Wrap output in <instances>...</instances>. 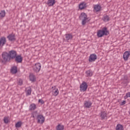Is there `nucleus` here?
<instances>
[{
	"mask_svg": "<svg viewBox=\"0 0 130 130\" xmlns=\"http://www.w3.org/2000/svg\"><path fill=\"white\" fill-rule=\"evenodd\" d=\"M127 95L128 96V97L130 98V92H128L126 93Z\"/></svg>",
	"mask_w": 130,
	"mask_h": 130,
	"instance_id": "e433bc0d",
	"label": "nucleus"
},
{
	"mask_svg": "<svg viewBox=\"0 0 130 130\" xmlns=\"http://www.w3.org/2000/svg\"><path fill=\"white\" fill-rule=\"evenodd\" d=\"M32 117H33V118H35V116H34V115H33Z\"/></svg>",
	"mask_w": 130,
	"mask_h": 130,
	"instance_id": "4c0bfd02",
	"label": "nucleus"
},
{
	"mask_svg": "<svg viewBox=\"0 0 130 130\" xmlns=\"http://www.w3.org/2000/svg\"><path fill=\"white\" fill-rule=\"evenodd\" d=\"M6 16V11L5 10L1 11L0 13V18H5Z\"/></svg>",
	"mask_w": 130,
	"mask_h": 130,
	"instance_id": "a878e982",
	"label": "nucleus"
},
{
	"mask_svg": "<svg viewBox=\"0 0 130 130\" xmlns=\"http://www.w3.org/2000/svg\"><path fill=\"white\" fill-rule=\"evenodd\" d=\"M109 35V31L107 29V27H104L102 29L99 30L97 32V36L99 38L103 37V36H107Z\"/></svg>",
	"mask_w": 130,
	"mask_h": 130,
	"instance_id": "f03ea898",
	"label": "nucleus"
},
{
	"mask_svg": "<svg viewBox=\"0 0 130 130\" xmlns=\"http://www.w3.org/2000/svg\"><path fill=\"white\" fill-rule=\"evenodd\" d=\"M85 108H91L92 102L90 101H85L84 103Z\"/></svg>",
	"mask_w": 130,
	"mask_h": 130,
	"instance_id": "9b49d317",
	"label": "nucleus"
},
{
	"mask_svg": "<svg viewBox=\"0 0 130 130\" xmlns=\"http://www.w3.org/2000/svg\"><path fill=\"white\" fill-rule=\"evenodd\" d=\"M86 74L87 77H92V76H93V73L90 70L87 71L86 72Z\"/></svg>",
	"mask_w": 130,
	"mask_h": 130,
	"instance_id": "bb28decb",
	"label": "nucleus"
},
{
	"mask_svg": "<svg viewBox=\"0 0 130 130\" xmlns=\"http://www.w3.org/2000/svg\"><path fill=\"white\" fill-rule=\"evenodd\" d=\"M126 103V101H123L121 104L120 105L121 106H122L123 105H124Z\"/></svg>",
	"mask_w": 130,
	"mask_h": 130,
	"instance_id": "f704fd0d",
	"label": "nucleus"
},
{
	"mask_svg": "<svg viewBox=\"0 0 130 130\" xmlns=\"http://www.w3.org/2000/svg\"><path fill=\"white\" fill-rule=\"evenodd\" d=\"M11 73L12 74H17L18 73V68L16 66L13 67L11 69Z\"/></svg>",
	"mask_w": 130,
	"mask_h": 130,
	"instance_id": "6ab92c4d",
	"label": "nucleus"
},
{
	"mask_svg": "<svg viewBox=\"0 0 130 130\" xmlns=\"http://www.w3.org/2000/svg\"><path fill=\"white\" fill-rule=\"evenodd\" d=\"M85 8H87V3L82 2L79 4V9L80 10H84V9H85Z\"/></svg>",
	"mask_w": 130,
	"mask_h": 130,
	"instance_id": "2eb2a0df",
	"label": "nucleus"
},
{
	"mask_svg": "<svg viewBox=\"0 0 130 130\" xmlns=\"http://www.w3.org/2000/svg\"><path fill=\"white\" fill-rule=\"evenodd\" d=\"M101 11V6L100 5H95L94 6L93 8V11L97 12H100Z\"/></svg>",
	"mask_w": 130,
	"mask_h": 130,
	"instance_id": "ddd939ff",
	"label": "nucleus"
},
{
	"mask_svg": "<svg viewBox=\"0 0 130 130\" xmlns=\"http://www.w3.org/2000/svg\"><path fill=\"white\" fill-rule=\"evenodd\" d=\"M7 38L8 40L11 42L16 40V36L13 34L9 35L8 36H7Z\"/></svg>",
	"mask_w": 130,
	"mask_h": 130,
	"instance_id": "1a4fd4ad",
	"label": "nucleus"
},
{
	"mask_svg": "<svg viewBox=\"0 0 130 130\" xmlns=\"http://www.w3.org/2000/svg\"><path fill=\"white\" fill-rule=\"evenodd\" d=\"M130 55V51H126L123 54V58L124 60L126 61L128 59Z\"/></svg>",
	"mask_w": 130,
	"mask_h": 130,
	"instance_id": "6e6552de",
	"label": "nucleus"
},
{
	"mask_svg": "<svg viewBox=\"0 0 130 130\" xmlns=\"http://www.w3.org/2000/svg\"><path fill=\"white\" fill-rule=\"evenodd\" d=\"M9 57L11 59H14L17 55V51L13 50L9 52Z\"/></svg>",
	"mask_w": 130,
	"mask_h": 130,
	"instance_id": "423d86ee",
	"label": "nucleus"
},
{
	"mask_svg": "<svg viewBox=\"0 0 130 130\" xmlns=\"http://www.w3.org/2000/svg\"><path fill=\"white\" fill-rule=\"evenodd\" d=\"M34 113H37V112H35Z\"/></svg>",
	"mask_w": 130,
	"mask_h": 130,
	"instance_id": "58836bf2",
	"label": "nucleus"
},
{
	"mask_svg": "<svg viewBox=\"0 0 130 130\" xmlns=\"http://www.w3.org/2000/svg\"><path fill=\"white\" fill-rule=\"evenodd\" d=\"M96 59H97V55L95 54H91L89 56L88 61H89V62H93V61H95Z\"/></svg>",
	"mask_w": 130,
	"mask_h": 130,
	"instance_id": "0eeeda50",
	"label": "nucleus"
},
{
	"mask_svg": "<svg viewBox=\"0 0 130 130\" xmlns=\"http://www.w3.org/2000/svg\"><path fill=\"white\" fill-rule=\"evenodd\" d=\"M127 98H128V96L127 95V94H126L125 96H124V99H127Z\"/></svg>",
	"mask_w": 130,
	"mask_h": 130,
	"instance_id": "c9c22d12",
	"label": "nucleus"
},
{
	"mask_svg": "<svg viewBox=\"0 0 130 130\" xmlns=\"http://www.w3.org/2000/svg\"><path fill=\"white\" fill-rule=\"evenodd\" d=\"M15 58V61L16 62H17V63H20L23 61V57L21 55H16Z\"/></svg>",
	"mask_w": 130,
	"mask_h": 130,
	"instance_id": "9d476101",
	"label": "nucleus"
},
{
	"mask_svg": "<svg viewBox=\"0 0 130 130\" xmlns=\"http://www.w3.org/2000/svg\"><path fill=\"white\" fill-rule=\"evenodd\" d=\"M87 88L88 84H87V82L83 81L80 86V92H85L87 91Z\"/></svg>",
	"mask_w": 130,
	"mask_h": 130,
	"instance_id": "7ed1b4c3",
	"label": "nucleus"
},
{
	"mask_svg": "<svg viewBox=\"0 0 130 130\" xmlns=\"http://www.w3.org/2000/svg\"><path fill=\"white\" fill-rule=\"evenodd\" d=\"M0 43L2 47H3L6 43H7V39L5 37H2L0 38Z\"/></svg>",
	"mask_w": 130,
	"mask_h": 130,
	"instance_id": "f8f14e48",
	"label": "nucleus"
},
{
	"mask_svg": "<svg viewBox=\"0 0 130 130\" xmlns=\"http://www.w3.org/2000/svg\"><path fill=\"white\" fill-rule=\"evenodd\" d=\"M22 124H23V123L22 121H18L15 124V127H21L22 126Z\"/></svg>",
	"mask_w": 130,
	"mask_h": 130,
	"instance_id": "c85d7f7f",
	"label": "nucleus"
},
{
	"mask_svg": "<svg viewBox=\"0 0 130 130\" xmlns=\"http://www.w3.org/2000/svg\"><path fill=\"white\" fill-rule=\"evenodd\" d=\"M82 20V25H86V21L87 20H88V18H85Z\"/></svg>",
	"mask_w": 130,
	"mask_h": 130,
	"instance_id": "2f4dec72",
	"label": "nucleus"
},
{
	"mask_svg": "<svg viewBox=\"0 0 130 130\" xmlns=\"http://www.w3.org/2000/svg\"><path fill=\"white\" fill-rule=\"evenodd\" d=\"M39 103H41V104H44V101L42 99L39 100Z\"/></svg>",
	"mask_w": 130,
	"mask_h": 130,
	"instance_id": "473e14b6",
	"label": "nucleus"
},
{
	"mask_svg": "<svg viewBox=\"0 0 130 130\" xmlns=\"http://www.w3.org/2000/svg\"><path fill=\"white\" fill-rule=\"evenodd\" d=\"M53 95L54 96H57V95H58V93H59L58 89L57 88L53 89Z\"/></svg>",
	"mask_w": 130,
	"mask_h": 130,
	"instance_id": "cd10ccee",
	"label": "nucleus"
},
{
	"mask_svg": "<svg viewBox=\"0 0 130 130\" xmlns=\"http://www.w3.org/2000/svg\"><path fill=\"white\" fill-rule=\"evenodd\" d=\"M100 117H101V119L103 120V119H105V118H107V113L105 112V111L101 112Z\"/></svg>",
	"mask_w": 130,
	"mask_h": 130,
	"instance_id": "dca6fc26",
	"label": "nucleus"
},
{
	"mask_svg": "<svg viewBox=\"0 0 130 130\" xmlns=\"http://www.w3.org/2000/svg\"><path fill=\"white\" fill-rule=\"evenodd\" d=\"M55 4V0H48L47 5L49 7H52Z\"/></svg>",
	"mask_w": 130,
	"mask_h": 130,
	"instance_id": "aec40b11",
	"label": "nucleus"
},
{
	"mask_svg": "<svg viewBox=\"0 0 130 130\" xmlns=\"http://www.w3.org/2000/svg\"><path fill=\"white\" fill-rule=\"evenodd\" d=\"M73 35L72 34H67L65 35V38L67 41H69V40H72L73 39Z\"/></svg>",
	"mask_w": 130,
	"mask_h": 130,
	"instance_id": "a211bd4d",
	"label": "nucleus"
},
{
	"mask_svg": "<svg viewBox=\"0 0 130 130\" xmlns=\"http://www.w3.org/2000/svg\"><path fill=\"white\" fill-rule=\"evenodd\" d=\"M122 81H123L122 83L123 85H127L128 83V77L126 75H124L123 78L122 79Z\"/></svg>",
	"mask_w": 130,
	"mask_h": 130,
	"instance_id": "4468645a",
	"label": "nucleus"
},
{
	"mask_svg": "<svg viewBox=\"0 0 130 130\" xmlns=\"http://www.w3.org/2000/svg\"><path fill=\"white\" fill-rule=\"evenodd\" d=\"M104 21L105 22H108L109 21V16L108 15H106L104 17Z\"/></svg>",
	"mask_w": 130,
	"mask_h": 130,
	"instance_id": "c756f323",
	"label": "nucleus"
},
{
	"mask_svg": "<svg viewBox=\"0 0 130 130\" xmlns=\"http://www.w3.org/2000/svg\"><path fill=\"white\" fill-rule=\"evenodd\" d=\"M56 130H64V126L60 124H58L57 126H56Z\"/></svg>",
	"mask_w": 130,
	"mask_h": 130,
	"instance_id": "5701e85b",
	"label": "nucleus"
},
{
	"mask_svg": "<svg viewBox=\"0 0 130 130\" xmlns=\"http://www.w3.org/2000/svg\"><path fill=\"white\" fill-rule=\"evenodd\" d=\"M11 61L10 55L8 52L4 51L2 54V58L0 59V62L4 64Z\"/></svg>",
	"mask_w": 130,
	"mask_h": 130,
	"instance_id": "f257e3e1",
	"label": "nucleus"
},
{
	"mask_svg": "<svg viewBox=\"0 0 130 130\" xmlns=\"http://www.w3.org/2000/svg\"><path fill=\"white\" fill-rule=\"evenodd\" d=\"M87 14L86 13L82 12L81 13L80 16H79V19L80 20H83L84 19H88V17H87Z\"/></svg>",
	"mask_w": 130,
	"mask_h": 130,
	"instance_id": "f3484780",
	"label": "nucleus"
},
{
	"mask_svg": "<svg viewBox=\"0 0 130 130\" xmlns=\"http://www.w3.org/2000/svg\"><path fill=\"white\" fill-rule=\"evenodd\" d=\"M116 130H123V126L120 124H118L116 127Z\"/></svg>",
	"mask_w": 130,
	"mask_h": 130,
	"instance_id": "393cba45",
	"label": "nucleus"
},
{
	"mask_svg": "<svg viewBox=\"0 0 130 130\" xmlns=\"http://www.w3.org/2000/svg\"><path fill=\"white\" fill-rule=\"evenodd\" d=\"M19 85H20V86L23 85V80H19Z\"/></svg>",
	"mask_w": 130,
	"mask_h": 130,
	"instance_id": "72a5a7b5",
	"label": "nucleus"
},
{
	"mask_svg": "<svg viewBox=\"0 0 130 130\" xmlns=\"http://www.w3.org/2000/svg\"><path fill=\"white\" fill-rule=\"evenodd\" d=\"M37 120H38V123H41L42 124L44 121H45V118L42 115H38L37 116Z\"/></svg>",
	"mask_w": 130,
	"mask_h": 130,
	"instance_id": "39448f33",
	"label": "nucleus"
},
{
	"mask_svg": "<svg viewBox=\"0 0 130 130\" xmlns=\"http://www.w3.org/2000/svg\"><path fill=\"white\" fill-rule=\"evenodd\" d=\"M29 79L30 81L31 82H34L35 81H36V78H35V75H34L33 74H31L29 75Z\"/></svg>",
	"mask_w": 130,
	"mask_h": 130,
	"instance_id": "b1692460",
	"label": "nucleus"
},
{
	"mask_svg": "<svg viewBox=\"0 0 130 130\" xmlns=\"http://www.w3.org/2000/svg\"><path fill=\"white\" fill-rule=\"evenodd\" d=\"M25 91H26L27 96H29V95H31V92H32V89L31 88V87H28L26 88Z\"/></svg>",
	"mask_w": 130,
	"mask_h": 130,
	"instance_id": "412c9836",
	"label": "nucleus"
},
{
	"mask_svg": "<svg viewBox=\"0 0 130 130\" xmlns=\"http://www.w3.org/2000/svg\"><path fill=\"white\" fill-rule=\"evenodd\" d=\"M41 70V64L40 63H37L33 67V71L35 73H39Z\"/></svg>",
	"mask_w": 130,
	"mask_h": 130,
	"instance_id": "20e7f679",
	"label": "nucleus"
},
{
	"mask_svg": "<svg viewBox=\"0 0 130 130\" xmlns=\"http://www.w3.org/2000/svg\"><path fill=\"white\" fill-rule=\"evenodd\" d=\"M37 107H36V104H31L29 106V110L32 111L33 110H35Z\"/></svg>",
	"mask_w": 130,
	"mask_h": 130,
	"instance_id": "4be33fe9",
	"label": "nucleus"
},
{
	"mask_svg": "<svg viewBox=\"0 0 130 130\" xmlns=\"http://www.w3.org/2000/svg\"><path fill=\"white\" fill-rule=\"evenodd\" d=\"M4 121L5 123H8L9 122V117H5L4 118Z\"/></svg>",
	"mask_w": 130,
	"mask_h": 130,
	"instance_id": "7c9ffc66",
	"label": "nucleus"
}]
</instances>
